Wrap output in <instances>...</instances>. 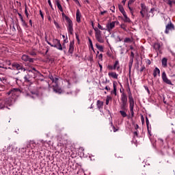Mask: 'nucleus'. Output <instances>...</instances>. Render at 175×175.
I'll use <instances>...</instances> for the list:
<instances>
[{"instance_id": "9", "label": "nucleus", "mask_w": 175, "mask_h": 175, "mask_svg": "<svg viewBox=\"0 0 175 175\" xmlns=\"http://www.w3.org/2000/svg\"><path fill=\"white\" fill-rule=\"evenodd\" d=\"M170 31H174V25L172 23V22H170L166 26H165V33H169Z\"/></svg>"}, {"instance_id": "14", "label": "nucleus", "mask_w": 175, "mask_h": 175, "mask_svg": "<svg viewBox=\"0 0 175 175\" xmlns=\"http://www.w3.org/2000/svg\"><path fill=\"white\" fill-rule=\"evenodd\" d=\"M121 101L122 103H128V96L124 92L121 94Z\"/></svg>"}, {"instance_id": "8", "label": "nucleus", "mask_w": 175, "mask_h": 175, "mask_svg": "<svg viewBox=\"0 0 175 175\" xmlns=\"http://www.w3.org/2000/svg\"><path fill=\"white\" fill-rule=\"evenodd\" d=\"M162 80L165 84H169V85H173V83H172V81H170L169 79H167V76H166V72H163L161 75Z\"/></svg>"}, {"instance_id": "18", "label": "nucleus", "mask_w": 175, "mask_h": 175, "mask_svg": "<svg viewBox=\"0 0 175 175\" xmlns=\"http://www.w3.org/2000/svg\"><path fill=\"white\" fill-rule=\"evenodd\" d=\"M127 107H128V103H122L120 104L121 110L128 111V108Z\"/></svg>"}, {"instance_id": "15", "label": "nucleus", "mask_w": 175, "mask_h": 175, "mask_svg": "<svg viewBox=\"0 0 175 175\" xmlns=\"http://www.w3.org/2000/svg\"><path fill=\"white\" fill-rule=\"evenodd\" d=\"M109 77H112V79H115L116 80L118 79V74L116 72H109L108 73Z\"/></svg>"}, {"instance_id": "22", "label": "nucleus", "mask_w": 175, "mask_h": 175, "mask_svg": "<svg viewBox=\"0 0 175 175\" xmlns=\"http://www.w3.org/2000/svg\"><path fill=\"white\" fill-rule=\"evenodd\" d=\"M118 8H119L120 13H122V14L123 16L126 14V12H125V10L124 9V7L122 6V5H119Z\"/></svg>"}, {"instance_id": "43", "label": "nucleus", "mask_w": 175, "mask_h": 175, "mask_svg": "<svg viewBox=\"0 0 175 175\" xmlns=\"http://www.w3.org/2000/svg\"><path fill=\"white\" fill-rule=\"evenodd\" d=\"M62 16L63 18H65V20H67V18H69V16H66L64 12H62Z\"/></svg>"}, {"instance_id": "45", "label": "nucleus", "mask_w": 175, "mask_h": 175, "mask_svg": "<svg viewBox=\"0 0 175 175\" xmlns=\"http://www.w3.org/2000/svg\"><path fill=\"white\" fill-rule=\"evenodd\" d=\"M29 55H31L32 57H35L36 55V53L35 51H31L29 53Z\"/></svg>"}, {"instance_id": "21", "label": "nucleus", "mask_w": 175, "mask_h": 175, "mask_svg": "<svg viewBox=\"0 0 175 175\" xmlns=\"http://www.w3.org/2000/svg\"><path fill=\"white\" fill-rule=\"evenodd\" d=\"M96 105H97V107H98V110H100V109H103V101H100L99 100H97Z\"/></svg>"}, {"instance_id": "26", "label": "nucleus", "mask_w": 175, "mask_h": 175, "mask_svg": "<svg viewBox=\"0 0 175 175\" xmlns=\"http://www.w3.org/2000/svg\"><path fill=\"white\" fill-rule=\"evenodd\" d=\"M96 49L99 50L101 53H103V46L99 45V44H96Z\"/></svg>"}, {"instance_id": "16", "label": "nucleus", "mask_w": 175, "mask_h": 175, "mask_svg": "<svg viewBox=\"0 0 175 175\" xmlns=\"http://www.w3.org/2000/svg\"><path fill=\"white\" fill-rule=\"evenodd\" d=\"M153 49H154L156 51H159V53H161V44L159 43L158 42L154 43L153 46Z\"/></svg>"}, {"instance_id": "38", "label": "nucleus", "mask_w": 175, "mask_h": 175, "mask_svg": "<svg viewBox=\"0 0 175 175\" xmlns=\"http://www.w3.org/2000/svg\"><path fill=\"white\" fill-rule=\"evenodd\" d=\"M132 63H129V76H131V70H132Z\"/></svg>"}, {"instance_id": "12", "label": "nucleus", "mask_w": 175, "mask_h": 175, "mask_svg": "<svg viewBox=\"0 0 175 175\" xmlns=\"http://www.w3.org/2000/svg\"><path fill=\"white\" fill-rule=\"evenodd\" d=\"M12 68H14V69H16V70H24V68L23 67L22 64H19L17 63L12 64Z\"/></svg>"}, {"instance_id": "55", "label": "nucleus", "mask_w": 175, "mask_h": 175, "mask_svg": "<svg viewBox=\"0 0 175 175\" xmlns=\"http://www.w3.org/2000/svg\"><path fill=\"white\" fill-rule=\"evenodd\" d=\"M134 134V136H136L137 137H139V131H136L133 133Z\"/></svg>"}, {"instance_id": "41", "label": "nucleus", "mask_w": 175, "mask_h": 175, "mask_svg": "<svg viewBox=\"0 0 175 175\" xmlns=\"http://www.w3.org/2000/svg\"><path fill=\"white\" fill-rule=\"evenodd\" d=\"M53 91H55V92H57L58 94H61V92H62L61 89H56V88H53Z\"/></svg>"}, {"instance_id": "62", "label": "nucleus", "mask_w": 175, "mask_h": 175, "mask_svg": "<svg viewBox=\"0 0 175 175\" xmlns=\"http://www.w3.org/2000/svg\"><path fill=\"white\" fill-rule=\"evenodd\" d=\"M134 128L135 131H137L139 129V124H135Z\"/></svg>"}, {"instance_id": "13", "label": "nucleus", "mask_w": 175, "mask_h": 175, "mask_svg": "<svg viewBox=\"0 0 175 175\" xmlns=\"http://www.w3.org/2000/svg\"><path fill=\"white\" fill-rule=\"evenodd\" d=\"M76 20L78 23H81V12L79 9L77 10L76 12Z\"/></svg>"}, {"instance_id": "1", "label": "nucleus", "mask_w": 175, "mask_h": 175, "mask_svg": "<svg viewBox=\"0 0 175 175\" xmlns=\"http://www.w3.org/2000/svg\"><path fill=\"white\" fill-rule=\"evenodd\" d=\"M21 90L18 88H13L6 93L9 98H7L3 100L0 101V109L1 110H5V109H10L9 107L12 106L16 98L20 96V94H21Z\"/></svg>"}, {"instance_id": "30", "label": "nucleus", "mask_w": 175, "mask_h": 175, "mask_svg": "<svg viewBox=\"0 0 175 175\" xmlns=\"http://www.w3.org/2000/svg\"><path fill=\"white\" fill-rule=\"evenodd\" d=\"M21 23H22V25L24 27V28H28V24L27 23V22H25V21L24 19L21 20Z\"/></svg>"}, {"instance_id": "53", "label": "nucleus", "mask_w": 175, "mask_h": 175, "mask_svg": "<svg viewBox=\"0 0 175 175\" xmlns=\"http://www.w3.org/2000/svg\"><path fill=\"white\" fill-rule=\"evenodd\" d=\"M146 69V66H142L141 69L139 70L140 73L143 72V71Z\"/></svg>"}, {"instance_id": "5", "label": "nucleus", "mask_w": 175, "mask_h": 175, "mask_svg": "<svg viewBox=\"0 0 175 175\" xmlns=\"http://www.w3.org/2000/svg\"><path fill=\"white\" fill-rule=\"evenodd\" d=\"M118 24V22L117 21H113V22H108L106 24L105 31H107V32H109V33L116 28V24Z\"/></svg>"}, {"instance_id": "7", "label": "nucleus", "mask_w": 175, "mask_h": 175, "mask_svg": "<svg viewBox=\"0 0 175 175\" xmlns=\"http://www.w3.org/2000/svg\"><path fill=\"white\" fill-rule=\"evenodd\" d=\"M107 68L108 70H120V61L116 60L113 66L108 65Z\"/></svg>"}, {"instance_id": "42", "label": "nucleus", "mask_w": 175, "mask_h": 175, "mask_svg": "<svg viewBox=\"0 0 175 175\" xmlns=\"http://www.w3.org/2000/svg\"><path fill=\"white\" fill-rule=\"evenodd\" d=\"M48 3H49L51 9H52V10H54V8H53V4L51 3V0H48Z\"/></svg>"}, {"instance_id": "50", "label": "nucleus", "mask_w": 175, "mask_h": 175, "mask_svg": "<svg viewBox=\"0 0 175 175\" xmlns=\"http://www.w3.org/2000/svg\"><path fill=\"white\" fill-rule=\"evenodd\" d=\"M0 80H1V81H3V84H5V83H6V78L2 77V78H0Z\"/></svg>"}, {"instance_id": "6", "label": "nucleus", "mask_w": 175, "mask_h": 175, "mask_svg": "<svg viewBox=\"0 0 175 175\" xmlns=\"http://www.w3.org/2000/svg\"><path fill=\"white\" fill-rule=\"evenodd\" d=\"M66 21L67 23V31L68 33L73 35V22L70 18L66 19Z\"/></svg>"}, {"instance_id": "33", "label": "nucleus", "mask_w": 175, "mask_h": 175, "mask_svg": "<svg viewBox=\"0 0 175 175\" xmlns=\"http://www.w3.org/2000/svg\"><path fill=\"white\" fill-rule=\"evenodd\" d=\"M141 8H142L141 10L146 12L147 7L146 6V5L144 3H141Z\"/></svg>"}, {"instance_id": "20", "label": "nucleus", "mask_w": 175, "mask_h": 175, "mask_svg": "<svg viewBox=\"0 0 175 175\" xmlns=\"http://www.w3.org/2000/svg\"><path fill=\"white\" fill-rule=\"evenodd\" d=\"M161 62H162V66L163 68L167 67V59L166 57H163L161 60Z\"/></svg>"}, {"instance_id": "59", "label": "nucleus", "mask_w": 175, "mask_h": 175, "mask_svg": "<svg viewBox=\"0 0 175 175\" xmlns=\"http://www.w3.org/2000/svg\"><path fill=\"white\" fill-rule=\"evenodd\" d=\"M75 36H76V39H77V42H80V38H79V34L76 33Z\"/></svg>"}, {"instance_id": "2", "label": "nucleus", "mask_w": 175, "mask_h": 175, "mask_svg": "<svg viewBox=\"0 0 175 175\" xmlns=\"http://www.w3.org/2000/svg\"><path fill=\"white\" fill-rule=\"evenodd\" d=\"M27 70V75L24 77L25 83L32 84V81L36 79L37 76H42V74L35 68L27 69L23 68V72Z\"/></svg>"}, {"instance_id": "23", "label": "nucleus", "mask_w": 175, "mask_h": 175, "mask_svg": "<svg viewBox=\"0 0 175 175\" xmlns=\"http://www.w3.org/2000/svg\"><path fill=\"white\" fill-rule=\"evenodd\" d=\"M167 5H169L170 8H173V5H175V0H167Z\"/></svg>"}, {"instance_id": "60", "label": "nucleus", "mask_w": 175, "mask_h": 175, "mask_svg": "<svg viewBox=\"0 0 175 175\" xmlns=\"http://www.w3.org/2000/svg\"><path fill=\"white\" fill-rule=\"evenodd\" d=\"M133 2H135V0H129V1L128 5H132V3H133Z\"/></svg>"}, {"instance_id": "3", "label": "nucleus", "mask_w": 175, "mask_h": 175, "mask_svg": "<svg viewBox=\"0 0 175 175\" xmlns=\"http://www.w3.org/2000/svg\"><path fill=\"white\" fill-rule=\"evenodd\" d=\"M129 103L131 118H133L135 116V112L133 111V109L135 107V99H133V96L132 95V92H131V91L129 92Z\"/></svg>"}, {"instance_id": "34", "label": "nucleus", "mask_w": 175, "mask_h": 175, "mask_svg": "<svg viewBox=\"0 0 175 175\" xmlns=\"http://www.w3.org/2000/svg\"><path fill=\"white\" fill-rule=\"evenodd\" d=\"M88 40L90 43V46L91 47L92 50H93L94 51V45L92 44V40H91V38H89Z\"/></svg>"}, {"instance_id": "32", "label": "nucleus", "mask_w": 175, "mask_h": 175, "mask_svg": "<svg viewBox=\"0 0 175 175\" xmlns=\"http://www.w3.org/2000/svg\"><path fill=\"white\" fill-rule=\"evenodd\" d=\"M124 43H132V39L126 38L124 40Z\"/></svg>"}, {"instance_id": "61", "label": "nucleus", "mask_w": 175, "mask_h": 175, "mask_svg": "<svg viewBox=\"0 0 175 175\" xmlns=\"http://www.w3.org/2000/svg\"><path fill=\"white\" fill-rule=\"evenodd\" d=\"M98 65H99V68H100V72H102V70L103 69V66H102V64H100L99 63H98Z\"/></svg>"}, {"instance_id": "37", "label": "nucleus", "mask_w": 175, "mask_h": 175, "mask_svg": "<svg viewBox=\"0 0 175 175\" xmlns=\"http://www.w3.org/2000/svg\"><path fill=\"white\" fill-rule=\"evenodd\" d=\"M95 36H102V31L98 30L97 32L95 33Z\"/></svg>"}, {"instance_id": "31", "label": "nucleus", "mask_w": 175, "mask_h": 175, "mask_svg": "<svg viewBox=\"0 0 175 175\" xmlns=\"http://www.w3.org/2000/svg\"><path fill=\"white\" fill-rule=\"evenodd\" d=\"M31 144H35V143L31 142L30 144H27L26 145V146H25V147L23 148L22 149H23V150H25V151H27V148H30Z\"/></svg>"}, {"instance_id": "11", "label": "nucleus", "mask_w": 175, "mask_h": 175, "mask_svg": "<svg viewBox=\"0 0 175 175\" xmlns=\"http://www.w3.org/2000/svg\"><path fill=\"white\" fill-rule=\"evenodd\" d=\"M22 60L25 62H33V58L29 57L27 55H23L22 56Z\"/></svg>"}, {"instance_id": "49", "label": "nucleus", "mask_w": 175, "mask_h": 175, "mask_svg": "<svg viewBox=\"0 0 175 175\" xmlns=\"http://www.w3.org/2000/svg\"><path fill=\"white\" fill-rule=\"evenodd\" d=\"M5 88V85L0 83V91H4Z\"/></svg>"}, {"instance_id": "35", "label": "nucleus", "mask_w": 175, "mask_h": 175, "mask_svg": "<svg viewBox=\"0 0 175 175\" xmlns=\"http://www.w3.org/2000/svg\"><path fill=\"white\" fill-rule=\"evenodd\" d=\"M98 29H100L101 31H106V27H103L99 23L98 24Z\"/></svg>"}, {"instance_id": "27", "label": "nucleus", "mask_w": 175, "mask_h": 175, "mask_svg": "<svg viewBox=\"0 0 175 175\" xmlns=\"http://www.w3.org/2000/svg\"><path fill=\"white\" fill-rule=\"evenodd\" d=\"M124 17V23H131V18H129L128 17V16H126V14H125L124 15H123Z\"/></svg>"}, {"instance_id": "28", "label": "nucleus", "mask_w": 175, "mask_h": 175, "mask_svg": "<svg viewBox=\"0 0 175 175\" xmlns=\"http://www.w3.org/2000/svg\"><path fill=\"white\" fill-rule=\"evenodd\" d=\"M25 14L27 16V18H29V14L28 13V6L25 5Z\"/></svg>"}, {"instance_id": "24", "label": "nucleus", "mask_w": 175, "mask_h": 175, "mask_svg": "<svg viewBox=\"0 0 175 175\" xmlns=\"http://www.w3.org/2000/svg\"><path fill=\"white\" fill-rule=\"evenodd\" d=\"M113 90L112 92V94H114L116 96H117V85L116 84V82H113Z\"/></svg>"}, {"instance_id": "51", "label": "nucleus", "mask_w": 175, "mask_h": 175, "mask_svg": "<svg viewBox=\"0 0 175 175\" xmlns=\"http://www.w3.org/2000/svg\"><path fill=\"white\" fill-rule=\"evenodd\" d=\"M40 14L42 17V19L44 20V15L43 14V12H42L41 10H40Z\"/></svg>"}, {"instance_id": "17", "label": "nucleus", "mask_w": 175, "mask_h": 175, "mask_svg": "<svg viewBox=\"0 0 175 175\" xmlns=\"http://www.w3.org/2000/svg\"><path fill=\"white\" fill-rule=\"evenodd\" d=\"M158 75L159 76L161 75V70H159V68L156 67L153 70V76L154 77H156Z\"/></svg>"}, {"instance_id": "39", "label": "nucleus", "mask_w": 175, "mask_h": 175, "mask_svg": "<svg viewBox=\"0 0 175 175\" xmlns=\"http://www.w3.org/2000/svg\"><path fill=\"white\" fill-rule=\"evenodd\" d=\"M146 126L147 129H148V127H150V121L148 120V118H146Z\"/></svg>"}, {"instance_id": "58", "label": "nucleus", "mask_w": 175, "mask_h": 175, "mask_svg": "<svg viewBox=\"0 0 175 175\" xmlns=\"http://www.w3.org/2000/svg\"><path fill=\"white\" fill-rule=\"evenodd\" d=\"M18 16H19V18L21 21L24 19V18H23V15L21 14L18 13Z\"/></svg>"}, {"instance_id": "63", "label": "nucleus", "mask_w": 175, "mask_h": 175, "mask_svg": "<svg viewBox=\"0 0 175 175\" xmlns=\"http://www.w3.org/2000/svg\"><path fill=\"white\" fill-rule=\"evenodd\" d=\"M141 121H142V124L144 123V116H141Z\"/></svg>"}, {"instance_id": "64", "label": "nucleus", "mask_w": 175, "mask_h": 175, "mask_svg": "<svg viewBox=\"0 0 175 175\" xmlns=\"http://www.w3.org/2000/svg\"><path fill=\"white\" fill-rule=\"evenodd\" d=\"M49 79H50V80H51V81H53L55 78H54V77H53V75H51L49 77Z\"/></svg>"}, {"instance_id": "19", "label": "nucleus", "mask_w": 175, "mask_h": 175, "mask_svg": "<svg viewBox=\"0 0 175 175\" xmlns=\"http://www.w3.org/2000/svg\"><path fill=\"white\" fill-rule=\"evenodd\" d=\"M55 3L59 10L64 12V9L62 8V5H61V3H59V0H55Z\"/></svg>"}, {"instance_id": "44", "label": "nucleus", "mask_w": 175, "mask_h": 175, "mask_svg": "<svg viewBox=\"0 0 175 175\" xmlns=\"http://www.w3.org/2000/svg\"><path fill=\"white\" fill-rule=\"evenodd\" d=\"M98 59H100V61H103V54L100 53L98 56Z\"/></svg>"}, {"instance_id": "36", "label": "nucleus", "mask_w": 175, "mask_h": 175, "mask_svg": "<svg viewBox=\"0 0 175 175\" xmlns=\"http://www.w3.org/2000/svg\"><path fill=\"white\" fill-rule=\"evenodd\" d=\"M110 100H111V97L107 96L106 98V102H105L106 105H109V103L110 102Z\"/></svg>"}, {"instance_id": "48", "label": "nucleus", "mask_w": 175, "mask_h": 175, "mask_svg": "<svg viewBox=\"0 0 175 175\" xmlns=\"http://www.w3.org/2000/svg\"><path fill=\"white\" fill-rule=\"evenodd\" d=\"M145 13H146V11H143L142 10H141L140 14H141L142 18H144V14Z\"/></svg>"}, {"instance_id": "10", "label": "nucleus", "mask_w": 175, "mask_h": 175, "mask_svg": "<svg viewBox=\"0 0 175 175\" xmlns=\"http://www.w3.org/2000/svg\"><path fill=\"white\" fill-rule=\"evenodd\" d=\"M73 51H75V41H70L69 44L68 53L70 54H73Z\"/></svg>"}, {"instance_id": "40", "label": "nucleus", "mask_w": 175, "mask_h": 175, "mask_svg": "<svg viewBox=\"0 0 175 175\" xmlns=\"http://www.w3.org/2000/svg\"><path fill=\"white\" fill-rule=\"evenodd\" d=\"M111 125L113 128V132H117V131H118V129H116V126H114V125H113V122H111Z\"/></svg>"}, {"instance_id": "57", "label": "nucleus", "mask_w": 175, "mask_h": 175, "mask_svg": "<svg viewBox=\"0 0 175 175\" xmlns=\"http://www.w3.org/2000/svg\"><path fill=\"white\" fill-rule=\"evenodd\" d=\"M54 24L56 28H59V25L58 24V23H57V21H54Z\"/></svg>"}, {"instance_id": "52", "label": "nucleus", "mask_w": 175, "mask_h": 175, "mask_svg": "<svg viewBox=\"0 0 175 175\" xmlns=\"http://www.w3.org/2000/svg\"><path fill=\"white\" fill-rule=\"evenodd\" d=\"M135 58V53L133 52H131L130 59H133Z\"/></svg>"}, {"instance_id": "54", "label": "nucleus", "mask_w": 175, "mask_h": 175, "mask_svg": "<svg viewBox=\"0 0 175 175\" xmlns=\"http://www.w3.org/2000/svg\"><path fill=\"white\" fill-rule=\"evenodd\" d=\"M74 2H75V3L77 5H78L79 6H81V5L80 4V1H79V0H73Z\"/></svg>"}, {"instance_id": "56", "label": "nucleus", "mask_w": 175, "mask_h": 175, "mask_svg": "<svg viewBox=\"0 0 175 175\" xmlns=\"http://www.w3.org/2000/svg\"><path fill=\"white\" fill-rule=\"evenodd\" d=\"M128 8L131 13V14H133V8H131V6L128 5Z\"/></svg>"}, {"instance_id": "46", "label": "nucleus", "mask_w": 175, "mask_h": 175, "mask_svg": "<svg viewBox=\"0 0 175 175\" xmlns=\"http://www.w3.org/2000/svg\"><path fill=\"white\" fill-rule=\"evenodd\" d=\"M116 158H123L122 155H121L120 153L115 154Z\"/></svg>"}, {"instance_id": "29", "label": "nucleus", "mask_w": 175, "mask_h": 175, "mask_svg": "<svg viewBox=\"0 0 175 175\" xmlns=\"http://www.w3.org/2000/svg\"><path fill=\"white\" fill-rule=\"evenodd\" d=\"M126 111H124V110H120V115L122 116V117H123V118H125V117H126Z\"/></svg>"}, {"instance_id": "4", "label": "nucleus", "mask_w": 175, "mask_h": 175, "mask_svg": "<svg viewBox=\"0 0 175 175\" xmlns=\"http://www.w3.org/2000/svg\"><path fill=\"white\" fill-rule=\"evenodd\" d=\"M46 43L49 44L51 47H55V49H57V50H59L60 51H62V44H61V40L57 39V38H53V44L51 42L47 41V40H45Z\"/></svg>"}, {"instance_id": "47", "label": "nucleus", "mask_w": 175, "mask_h": 175, "mask_svg": "<svg viewBox=\"0 0 175 175\" xmlns=\"http://www.w3.org/2000/svg\"><path fill=\"white\" fill-rule=\"evenodd\" d=\"M52 82H53V83H55L56 84V85H57V84H58V78L55 77V78L53 79V81Z\"/></svg>"}, {"instance_id": "25", "label": "nucleus", "mask_w": 175, "mask_h": 175, "mask_svg": "<svg viewBox=\"0 0 175 175\" xmlns=\"http://www.w3.org/2000/svg\"><path fill=\"white\" fill-rule=\"evenodd\" d=\"M96 39L99 43H104L105 40L102 38V36H96Z\"/></svg>"}]
</instances>
